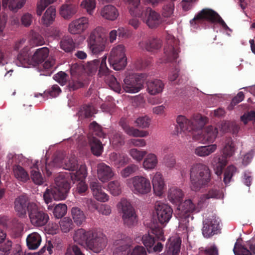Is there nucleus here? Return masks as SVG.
Instances as JSON below:
<instances>
[{"label": "nucleus", "mask_w": 255, "mask_h": 255, "mask_svg": "<svg viewBox=\"0 0 255 255\" xmlns=\"http://www.w3.org/2000/svg\"><path fill=\"white\" fill-rule=\"evenodd\" d=\"M106 35L104 28L96 27L91 33L89 39L90 49L94 54H98L104 51Z\"/></svg>", "instance_id": "nucleus-6"}, {"label": "nucleus", "mask_w": 255, "mask_h": 255, "mask_svg": "<svg viewBox=\"0 0 255 255\" xmlns=\"http://www.w3.org/2000/svg\"><path fill=\"white\" fill-rule=\"evenodd\" d=\"M0 245V253L2 255H9L12 252V243L10 240L2 242Z\"/></svg>", "instance_id": "nucleus-51"}, {"label": "nucleus", "mask_w": 255, "mask_h": 255, "mask_svg": "<svg viewBox=\"0 0 255 255\" xmlns=\"http://www.w3.org/2000/svg\"><path fill=\"white\" fill-rule=\"evenodd\" d=\"M143 78L142 74L139 75L132 74L127 75L124 79L122 87L127 93L138 92L143 88Z\"/></svg>", "instance_id": "nucleus-11"}, {"label": "nucleus", "mask_w": 255, "mask_h": 255, "mask_svg": "<svg viewBox=\"0 0 255 255\" xmlns=\"http://www.w3.org/2000/svg\"><path fill=\"white\" fill-rule=\"evenodd\" d=\"M156 241L154 236L149 234H145L142 237V242L149 253H160L163 250V245L160 242L154 246Z\"/></svg>", "instance_id": "nucleus-21"}, {"label": "nucleus", "mask_w": 255, "mask_h": 255, "mask_svg": "<svg viewBox=\"0 0 255 255\" xmlns=\"http://www.w3.org/2000/svg\"><path fill=\"white\" fill-rule=\"evenodd\" d=\"M139 47L149 52H155L160 49L162 45L161 41L158 38L150 37L146 40L139 42Z\"/></svg>", "instance_id": "nucleus-26"}, {"label": "nucleus", "mask_w": 255, "mask_h": 255, "mask_svg": "<svg viewBox=\"0 0 255 255\" xmlns=\"http://www.w3.org/2000/svg\"><path fill=\"white\" fill-rule=\"evenodd\" d=\"M218 133V128L212 126L206 127L202 131H199L197 134H194L195 140L203 143L207 142H213Z\"/></svg>", "instance_id": "nucleus-15"}, {"label": "nucleus", "mask_w": 255, "mask_h": 255, "mask_svg": "<svg viewBox=\"0 0 255 255\" xmlns=\"http://www.w3.org/2000/svg\"><path fill=\"white\" fill-rule=\"evenodd\" d=\"M30 35L31 42L35 45H42L45 43L43 37L38 32L31 30Z\"/></svg>", "instance_id": "nucleus-55"}, {"label": "nucleus", "mask_w": 255, "mask_h": 255, "mask_svg": "<svg viewBox=\"0 0 255 255\" xmlns=\"http://www.w3.org/2000/svg\"><path fill=\"white\" fill-rule=\"evenodd\" d=\"M128 184L132 191L137 195H144L151 191L149 180L142 176H135L128 180Z\"/></svg>", "instance_id": "nucleus-8"}, {"label": "nucleus", "mask_w": 255, "mask_h": 255, "mask_svg": "<svg viewBox=\"0 0 255 255\" xmlns=\"http://www.w3.org/2000/svg\"><path fill=\"white\" fill-rule=\"evenodd\" d=\"M120 125L122 127L125 132L129 135L136 137H145L148 133L146 131H140L137 129L130 127L127 124L124 119H121L119 122Z\"/></svg>", "instance_id": "nucleus-29"}, {"label": "nucleus", "mask_w": 255, "mask_h": 255, "mask_svg": "<svg viewBox=\"0 0 255 255\" xmlns=\"http://www.w3.org/2000/svg\"><path fill=\"white\" fill-rule=\"evenodd\" d=\"M219 15L216 11L212 9L203 8L198 12L193 19L190 20V23L192 26L199 24L204 20L215 23Z\"/></svg>", "instance_id": "nucleus-14"}, {"label": "nucleus", "mask_w": 255, "mask_h": 255, "mask_svg": "<svg viewBox=\"0 0 255 255\" xmlns=\"http://www.w3.org/2000/svg\"><path fill=\"white\" fill-rule=\"evenodd\" d=\"M89 142L92 153L95 156H100L103 151L102 142L95 136H89Z\"/></svg>", "instance_id": "nucleus-33"}, {"label": "nucleus", "mask_w": 255, "mask_h": 255, "mask_svg": "<svg viewBox=\"0 0 255 255\" xmlns=\"http://www.w3.org/2000/svg\"><path fill=\"white\" fill-rule=\"evenodd\" d=\"M237 168L234 165L229 166L225 170L223 181L225 184H227L231 181L232 177L236 173Z\"/></svg>", "instance_id": "nucleus-52"}, {"label": "nucleus", "mask_w": 255, "mask_h": 255, "mask_svg": "<svg viewBox=\"0 0 255 255\" xmlns=\"http://www.w3.org/2000/svg\"><path fill=\"white\" fill-rule=\"evenodd\" d=\"M73 240L81 246L86 245L88 249L95 253H100L107 244L106 236L97 229H79L75 232Z\"/></svg>", "instance_id": "nucleus-2"}, {"label": "nucleus", "mask_w": 255, "mask_h": 255, "mask_svg": "<svg viewBox=\"0 0 255 255\" xmlns=\"http://www.w3.org/2000/svg\"><path fill=\"white\" fill-rule=\"evenodd\" d=\"M31 178L34 183L41 185L44 182V179L39 172L37 163H35L31 167Z\"/></svg>", "instance_id": "nucleus-45"}, {"label": "nucleus", "mask_w": 255, "mask_h": 255, "mask_svg": "<svg viewBox=\"0 0 255 255\" xmlns=\"http://www.w3.org/2000/svg\"><path fill=\"white\" fill-rule=\"evenodd\" d=\"M147 90L151 95H155L161 92L164 87V84L160 80H154L147 83Z\"/></svg>", "instance_id": "nucleus-39"}, {"label": "nucleus", "mask_w": 255, "mask_h": 255, "mask_svg": "<svg viewBox=\"0 0 255 255\" xmlns=\"http://www.w3.org/2000/svg\"><path fill=\"white\" fill-rule=\"evenodd\" d=\"M60 46L62 49L66 52H69L75 48V43L70 37L64 36L60 42Z\"/></svg>", "instance_id": "nucleus-43"}, {"label": "nucleus", "mask_w": 255, "mask_h": 255, "mask_svg": "<svg viewBox=\"0 0 255 255\" xmlns=\"http://www.w3.org/2000/svg\"><path fill=\"white\" fill-rule=\"evenodd\" d=\"M129 154L133 159L140 162L147 154V152L144 150H139L136 148H132L130 150Z\"/></svg>", "instance_id": "nucleus-54"}, {"label": "nucleus", "mask_w": 255, "mask_h": 255, "mask_svg": "<svg viewBox=\"0 0 255 255\" xmlns=\"http://www.w3.org/2000/svg\"><path fill=\"white\" fill-rule=\"evenodd\" d=\"M28 51L29 48L25 46L18 54L17 60V62H19V66L26 67H28V65L33 64L31 57L29 56Z\"/></svg>", "instance_id": "nucleus-31"}, {"label": "nucleus", "mask_w": 255, "mask_h": 255, "mask_svg": "<svg viewBox=\"0 0 255 255\" xmlns=\"http://www.w3.org/2000/svg\"><path fill=\"white\" fill-rule=\"evenodd\" d=\"M56 0H40L37 3L36 13L38 15H41L42 11L50 4Z\"/></svg>", "instance_id": "nucleus-60"}, {"label": "nucleus", "mask_w": 255, "mask_h": 255, "mask_svg": "<svg viewBox=\"0 0 255 255\" xmlns=\"http://www.w3.org/2000/svg\"><path fill=\"white\" fill-rule=\"evenodd\" d=\"M81 5L86 9L89 14L91 15L96 6L95 0H83Z\"/></svg>", "instance_id": "nucleus-58"}, {"label": "nucleus", "mask_w": 255, "mask_h": 255, "mask_svg": "<svg viewBox=\"0 0 255 255\" xmlns=\"http://www.w3.org/2000/svg\"><path fill=\"white\" fill-rule=\"evenodd\" d=\"M67 206L64 204H59L55 206L53 210V215L57 219L62 218L67 212Z\"/></svg>", "instance_id": "nucleus-50"}, {"label": "nucleus", "mask_w": 255, "mask_h": 255, "mask_svg": "<svg viewBox=\"0 0 255 255\" xmlns=\"http://www.w3.org/2000/svg\"><path fill=\"white\" fill-rule=\"evenodd\" d=\"M49 53V49L44 47L37 49L31 57L33 65L42 63L48 57Z\"/></svg>", "instance_id": "nucleus-30"}, {"label": "nucleus", "mask_w": 255, "mask_h": 255, "mask_svg": "<svg viewBox=\"0 0 255 255\" xmlns=\"http://www.w3.org/2000/svg\"><path fill=\"white\" fill-rule=\"evenodd\" d=\"M77 6L73 4H63L60 9V14L65 19H70L77 12Z\"/></svg>", "instance_id": "nucleus-37"}, {"label": "nucleus", "mask_w": 255, "mask_h": 255, "mask_svg": "<svg viewBox=\"0 0 255 255\" xmlns=\"http://www.w3.org/2000/svg\"><path fill=\"white\" fill-rule=\"evenodd\" d=\"M88 26V19L86 17H82L70 23L68 30L71 34H79L84 31Z\"/></svg>", "instance_id": "nucleus-25"}, {"label": "nucleus", "mask_w": 255, "mask_h": 255, "mask_svg": "<svg viewBox=\"0 0 255 255\" xmlns=\"http://www.w3.org/2000/svg\"><path fill=\"white\" fill-rule=\"evenodd\" d=\"M118 15L116 8L111 5L105 6L101 11V15L106 19L111 20L116 19Z\"/></svg>", "instance_id": "nucleus-38"}, {"label": "nucleus", "mask_w": 255, "mask_h": 255, "mask_svg": "<svg viewBox=\"0 0 255 255\" xmlns=\"http://www.w3.org/2000/svg\"><path fill=\"white\" fill-rule=\"evenodd\" d=\"M52 164L54 166L62 167L69 171H74L78 167L77 158L74 156H71L67 161L64 163L63 160L58 157H55L53 160Z\"/></svg>", "instance_id": "nucleus-22"}, {"label": "nucleus", "mask_w": 255, "mask_h": 255, "mask_svg": "<svg viewBox=\"0 0 255 255\" xmlns=\"http://www.w3.org/2000/svg\"><path fill=\"white\" fill-rule=\"evenodd\" d=\"M41 238L37 233L34 232L29 234L26 238V244L30 250H36L40 246Z\"/></svg>", "instance_id": "nucleus-35"}, {"label": "nucleus", "mask_w": 255, "mask_h": 255, "mask_svg": "<svg viewBox=\"0 0 255 255\" xmlns=\"http://www.w3.org/2000/svg\"><path fill=\"white\" fill-rule=\"evenodd\" d=\"M107 56L105 55L102 58L100 70H99V75L101 77L105 76V81L112 89L120 93L121 91V85L117 81L116 78L113 75L110 74V71L106 64Z\"/></svg>", "instance_id": "nucleus-12"}, {"label": "nucleus", "mask_w": 255, "mask_h": 255, "mask_svg": "<svg viewBox=\"0 0 255 255\" xmlns=\"http://www.w3.org/2000/svg\"><path fill=\"white\" fill-rule=\"evenodd\" d=\"M56 8L54 6H51L45 12L41 18V23L46 26H49L55 20Z\"/></svg>", "instance_id": "nucleus-34"}, {"label": "nucleus", "mask_w": 255, "mask_h": 255, "mask_svg": "<svg viewBox=\"0 0 255 255\" xmlns=\"http://www.w3.org/2000/svg\"><path fill=\"white\" fill-rule=\"evenodd\" d=\"M144 20L146 24L151 28L157 27L161 22L160 14L151 8H146Z\"/></svg>", "instance_id": "nucleus-23"}, {"label": "nucleus", "mask_w": 255, "mask_h": 255, "mask_svg": "<svg viewBox=\"0 0 255 255\" xmlns=\"http://www.w3.org/2000/svg\"><path fill=\"white\" fill-rule=\"evenodd\" d=\"M184 194L182 191L177 187L170 188L168 192V199L173 204H180L183 199Z\"/></svg>", "instance_id": "nucleus-32"}, {"label": "nucleus", "mask_w": 255, "mask_h": 255, "mask_svg": "<svg viewBox=\"0 0 255 255\" xmlns=\"http://www.w3.org/2000/svg\"><path fill=\"white\" fill-rule=\"evenodd\" d=\"M89 129L92 134L91 136H97L105 138V134L103 131L102 127L96 122L94 121L90 124Z\"/></svg>", "instance_id": "nucleus-47"}, {"label": "nucleus", "mask_w": 255, "mask_h": 255, "mask_svg": "<svg viewBox=\"0 0 255 255\" xmlns=\"http://www.w3.org/2000/svg\"><path fill=\"white\" fill-rule=\"evenodd\" d=\"M33 202H30L27 197L23 195L19 196L15 198L14 202V208L17 215L19 217L24 218L27 212L30 211V206Z\"/></svg>", "instance_id": "nucleus-17"}, {"label": "nucleus", "mask_w": 255, "mask_h": 255, "mask_svg": "<svg viewBox=\"0 0 255 255\" xmlns=\"http://www.w3.org/2000/svg\"><path fill=\"white\" fill-rule=\"evenodd\" d=\"M65 255H85L80 248L76 245L69 247L66 251Z\"/></svg>", "instance_id": "nucleus-64"}, {"label": "nucleus", "mask_w": 255, "mask_h": 255, "mask_svg": "<svg viewBox=\"0 0 255 255\" xmlns=\"http://www.w3.org/2000/svg\"><path fill=\"white\" fill-rule=\"evenodd\" d=\"M61 231L63 233H68L73 228V223L68 217L64 218L59 223Z\"/></svg>", "instance_id": "nucleus-49"}, {"label": "nucleus", "mask_w": 255, "mask_h": 255, "mask_svg": "<svg viewBox=\"0 0 255 255\" xmlns=\"http://www.w3.org/2000/svg\"><path fill=\"white\" fill-rule=\"evenodd\" d=\"M97 174L98 178L103 182L108 181L114 175L112 168L104 163L98 165Z\"/></svg>", "instance_id": "nucleus-27"}, {"label": "nucleus", "mask_w": 255, "mask_h": 255, "mask_svg": "<svg viewBox=\"0 0 255 255\" xmlns=\"http://www.w3.org/2000/svg\"><path fill=\"white\" fill-rule=\"evenodd\" d=\"M181 244L180 239H174L167 247L165 255H179Z\"/></svg>", "instance_id": "nucleus-41"}, {"label": "nucleus", "mask_w": 255, "mask_h": 255, "mask_svg": "<svg viewBox=\"0 0 255 255\" xmlns=\"http://www.w3.org/2000/svg\"><path fill=\"white\" fill-rule=\"evenodd\" d=\"M235 151L234 145L231 137L227 138L224 142L223 149V155H216L212 162L215 173L218 176H220L226 166L227 158L232 156Z\"/></svg>", "instance_id": "nucleus-4"}, {"label": "nucleus", "mask_w": 255, "mask_h": 255, "mask_svg": "<svg viewBox=\"0 0 255 255\" xmlns=\"http://www.w3.org/2000/svg\"><path fill=\"white\" fill-rule=\"evenodd\" d=\"M87 172L85 165H81L78 170L73 173L70 172H60L55 177V185L46 189L43 199L46 204L54 200H64L70 188V181L85 180Z\"/></svg>", "instance_id": "nucleus-1"}, {"label": "nucleus", "mask_w": 255, "mask_h": 255, "mask_svg": "<svg viewBox=\"0 0 255 255\" xmlns=\"http://www.w3.org/2000/svg\"><path fill=\"white\" fill-rule=\"evenodd\" d=\"M101 61L102 60L100 61L99 59H95L88 62L83 66V68L88 74H93L96 72L98 68L100 69Z\"/></svg>", "instance_id": "nucleus-44"}, {"label": "nucleus", "mask_w": 255, "mask_h": 255, "mask_svg": "<svg viewBox=\"0 0 255 255\" xmlns=\"http://www.w3.org/2000/svg\"><path fill=\"white\" fill-rule=\"evenodd\" d=\"M110 140L112 144L117 146H121L125 143L124 136L120 131H114Z\"/></svg>", "instance_id": "nucleus-48"}, {"label": "nucleus", "mask_w": 255, "mask_h": 255, "mask_svg": "<svg viewBox=\"0 0 255 255\" xmlns=\"http://www.w3.org/2000/svg\"><path fill=\"white\" fill-rule=\"evenodd\" d=\"M207 122V119L200 115H197L192 120H189L185 116H178L176 119L177 132H191L197 130H200L204 126Z\"/></svg>", "instance_id": "nucleus-5"}, {"label": "nucleus", "mask_w": 255, "mask_h": 255, "mask_svg": "<svg viewBox=\"0 0 255 255\" xmlns=\"http://www.w3.org/2000/svg\"><path fill=\"white\" fill-rule=\"evenodd\" d=\"M71 214L74 223L78 226L81 225L86 220V216L83 212L78 207H73Z\"/></svg>", "instance_id": "nucleus-42"}, {"label": "nucleus", "mask_w": 255, "mask_h": 255, "mask_svg": "<svg viewBox=\"0 0 255 255\" xmlns=\"http://www.w3.org/2000/svg\"><path fill=\"white\" fill-rule=\"evenodd\" d=\"M150 122V119L146 116L139 117L135 122L136 126L142 128H148Z\"/></svg>", "instance_id": "nucleus-59"}, {"label": "nucleus", "mask_w": 255, "mask_h": 255, "mask_svg": "<svg viewBox=\"0 0 255 255\" xmlns=\"http://www.w3.org/2000/svg\"><path fill=\"white\" fill-rule=\"evenodd\" d=\"M203 224L202 234L205 238H208L217 234L219 230V222L215 218L205 219Z\"/></svg>", "instance_id": "nucleus-20"}, {"label": "nucleus", "mask_w": 255, "mask_h": 255, "mask_svg": "<svg viewBox=\"0 0 255 255\" xmlns=\"http://www.w3.org/2000/svg\"><path fill=\"white\" fill-rule=\"evenodd\" d=\"M211 172L208 166L203 163H195L190 169V188L199 191L207 187L211 181Z\"/></svg>", "instance_id": "nucleus-3"}, {"label": "nucleus", "mask_w": 255, "mask_h": 255, "mask_svg": "<svg viewBox=\"0 0 255 255\" xmlns=\"http://www.w3.org/2000/svg\"><path fill=\"white\" fill-rule=\"evenodd\" d=\"M158 158L156 155L152 153H147L146 157L143 160L142 165L146 170H152L154 169L158 164Z\"/></svg>", "instance_id": "nucleus-36"}, {"label": "nucleus", "mask_w": 255, "mask_h": 255, "mask_svg": "<svg viewBox=\"0 0 255 255\" xmlns=\"http://www.w3.org/2000/svg\"><path fill=\"white\" fill-rule=\"evenodd\" d=\"M174 7L172 1L164 4L162 7V15L167 17L170 16L173 12Z\"/></svg>", "instance_id": "nucleus-61"}, {"label": "nucleus", "mask_w": 255, "mask_h": 255, "mask_svg": "<svg viewBox=\"0 0 255 255\" xmlns=\"http://www.w3.org/2000/svg\"><path fill=\"white\" fill-rule=\"evenodd\" d=\"M118 206L122 211L124 224L128 227L136 225L137 222V216L130 202L126 199H122Z\"/></svg>", "instance_id": "nucleus-9"}, {"label": "nucleus", "mask_w": 255, "mask_h": 255, "mask_svg": "<svg viewBox=\"0 0 255 255\" xmlns=\"http://www.w3.org/2000/svg\"><path fill=\"white\" fill-rule=\"evenodd\" d=\"M108 188L113 195H119L122 192L120 183L116 180L110 182L108 184Z\"/></svg>", "instance_id": "nucleus-53"}, {"label": "nucleus", "mask_w": 255, "mask_h": 255, "mask_svg": "<svg viewBox=\"0 0 255 255\" xmlns=\"http://www.w3.org/2000/svg\"><path fill=\"white\" fill-rule=\"evenodd\" d=\"M13 170L15 177L18 180L25 182L29 179L28 173L22 167L19 165L14 166Z\"/></svg>", "instance_id": "nucleus-46"}, {"label": "nucleus", "mask_w": 255, "mask_h": 255, "mask_svg": "<svg viewBox=\"0 0 255 255\" xmlns=\"http://www.w3.org/2000/svg\"><path fill=\"white\" fill-rule=\"evenodd\" d=\"M94 108L93 106L89 105H84L81 108L79 111L80 116H84L88 118L92 116L94 113Z\"/></svg>", "instance_id": "nucleus-57"}, {"label": "nucleus", "mask_w": 255, "mask_h": 255, "mask_svg": "<svg viewBox=\"0 0 255 255\" xmlns=\"http://www.w3.org/2000/svg\"><path fill=\"white\" fill-rule=\"evenodd\" d=\"M28 215L31 224L35 227L45 225L49 219L48 215L39 208L35 203L30 205Z\"/></svg>", "instance_id": "nucleus-13"}, {"label": "nucleus", "mask_w": 255, "mask_h": 255, "mask_svg": "<svg viewBox=\"0 0 255 255\" xmlns=\"http://www.w3.org/2000/svg\"><path fill=\"white\" fill-rule=\"evenodd\" d=\"M25 1V0H10L8 3V8L11 11L16 12L23 6Z\"/></svg>", "instance_id": "nucleus-56"}, {"label": "nucleus", "mask_w": 255, "mask_h": 255, "mask_svg": "<svg viewBox=\"0 0 255 255\" xmlns=\"http://www.w3.org/2000/svg\"><path fill=\"white\" fill-rule=\"evenodd\" d=\"M84 86L83 82L78 79L72 78L69 81L68 85V88L70 91H75Z\"/></svg>", "instance_id": "nucleus-63"}, {"label": "nucleus", "mask_w": 255, "mask_h": 255, "mask_svg": "<svg viewBox=\"0 0 255 255\" xmlns=\"http://www.w3.org/2000/svg\"><path fill=\"white\" fill-rule=\"evenodd\" d=\"M200 208L196 205V202L191 199L185 200L183 203H180L177 208L176 214L180 221L189 222L188 219L191 217L194 213H198L200 211Z\"/></svg>", "instance_id": "nucleus-10"}, {"label": "nucleus", "mask_w": 255, "mask_h": 255, "mask_svg": "<svg viewBox=\"0 0 255 255\" xmlns=\"http://www.w3.org/2000/svg\"><path fill=\"white\" fill-rule=\"evenodd\" d=\"M155 209L159 222L163 225L167 223L172 217L173 210L168 205L160 202L155 204Z\"/></svg>", "instance_id": "nucleus-16"}, {"label": "nucleus", "mask_w": 255, "mask_h": 255, "mask_svg": "<svg viewBox=\"0 0 255 255\" xmlns=\"http://www.w3.org/2000/svg\"><path fill=\"white\" fill-rule=\"evenodd\" d=\"M216 149L217 145L215 144L207 146H201L195 149L194 153L199 156L205 157L213 153Z\"/></svg>", "instance_id": "nucleus-40"}, {"label": "nucleus", "mask_w": 255, "mask_h": 255, "mask_svg": "<svg viewBox=\"0 0 255 255\" xmlns=\"http://www.w3.org/2000/svg\"><path fill=\"white\" fill-rule=\"evenodd\" d=\"M90 187L94 197L97 200L102 202L108 201L109 196L103 191L101 185L98 180L91 181L90 183Z\"/></svg>", "instance_id": "nucleus-24"}, {"label": "nucleus", "mask_w": 255, "mask_h": 255, "mask_svg": "<svg viewBox=\"0 0 255 255\" xmlns=\"http://www.w3.org/2000/svg\"><path fill=\"white\" fill-rule=\"evenodd\" d=\"M152 183L153 191L155 194L159 196L162 195L164 192L165 184L162 174L160 172H156L153 177Z\"/></svg>", "instance_id": "nucleus-28"}, {"label": "nucleus", "mask_w": 255, "mask_h": 255, "mask_svg": "<svg viewBox=\"0 0 255 255\" xmlns=\"http://www.w3.org/2000/svg\"><path fill=\"white\" fill-rule=\"evenodd\" d=\"M109 62L115 70H120L126 67L127 57L124 45L120 44L113 48L109 58Z\"/></svg>", "instance_id": "nucleus-7"}, {"label": "nucleus", "mask_w": 255, "mask_h": 255, "mask_svg": "<svg viewBox=\"0 0 255 255\" xmlns=\"http://www.w3.org/2000/svg\"><path fill=\"white\" fill-rule=\"evenodd\" d=\"M121 238L115 242L117 247L114 250L113 255H128L129 253L132 239L125 235H122Z\"/></svg>", "instance_id": "nucleus-18"}, {"label": "nucleus", "mask_w": 255, "mask_h": 255, "mask_svg": "<svg viewBox=\"0 0 255 255\" xmlns=\"http://www.w3.org/2000/svg\"><path fill=\"white\" fill-rule=\"evenodd\" d=\"M167 45L164 47V53L167 57L168 62L175 60L178 57V41L175 37L169 36Z\"/></svg>", "instance_id": "nucleus-19"}, {"label": "nucleus", "mask_w": 255, "mask_h": 255, "mask_svg": "<svg viewBox=\"0 0 255 255\" xmlns=\"http://www.w3.org/2000/svg\"><path fill=\"white\" fill-rule=\"evenodd\" d=\"M138 170V166L131 164L128 166L121 171V175L123 177L126 178L130 176L131 174L135 172Z\"/></svg>", "instance_id": "nucleus-62"}]
</instances>
